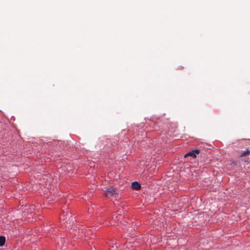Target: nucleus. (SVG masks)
I'll return each mask as SVG.
<instances>
[{
	"instance_id": "obj_2",
	"label": "nucleus",
	"mask_w": 250,
	"mask_h": 250,
	"mask_svg": "<svg viewBox=\"0 0 250 250\" xmlns=\"http://www.w3.org/2000/svg\"><path fill=\"white\" fill-rule=\"evenodd\" d=\"M200 150L199 149H195L186 154L184 157L186 158L188 156H190L195 158L196 157V155L198 154Z\"/></svg>"
},
{
	"instance_id": "obj_4",
	"label": "nucleus",
	"mask_w": 250,
	"mask_h": 250,
	"mask_svg": "<svg viewBox=\"0 0 250 250\" xmlns=\"http://www.w3.org/2000/svg\"><path fill=\"white\" fill-rule=\"evenodd\" d=\"M5 242V238L3 236H0V247L3 246Z\"/></svg>"
},
{
	"instance_id": "obj_3",
	"label": "nucleus",
	"mask_w": 250,
	"mask_h": 250,
	"mask_svg": "<svg viewBox=\"0 0 250 250\" xmlns=\"http://www.w3.org/2000/svg\"><path fill=\"white\" fill-rule=\"evenodd\" d=\"M132 188L135 190H139L141 188V185L137 182H134L132 183Z\"/></svg>"
},
{
	"instance_id": "obj_6",
	"label": "nucleus",
	"mask_w": 250,
	"mask_h": 250,
	"mask_svg": "<svg viewBox=\"0 0 250 250\" xmlns=\"http://www.w3.org/2000/svg\"><path fill=\"white\" fill-rule=\"evenodd\" d=\"M66 217L64 219L65 220H66L67 219V217H68L70 216V214L68 212H67L66 214Z\"/></svg>"
},
{
	"instance_id": "obj_5",
	"label": "nucleus",
	"mask_w": 250,
	"mask_h": 250,
	"mask_svg": "<svg viewBox=\"0 0 250 250\" xmlns=\"http://www.w3.org/2000/svg\"><path fill=\"white\" fill-rule=\"evenodd\" d=\"M250 153V151L249 150H247L242 152L240 155V157H244L246 155H248Z\"/></svg>"
},
{
	"instance_id": "obj_1",
	"label": "nucleus",
	"mask_w": 250,
	"mask_h": 250,
	"mask_svg": "<svg viewBox=\"0 0 250 250\" xmlns=\"http://www.w3.org/2000/svg\"><path fill=\"white\" fill-rule=\"evenodd\" d=\"M116 194V189L112 187H110L105 191V195L106 197L113 196Z\"/></svg>"
}]
</instances>
